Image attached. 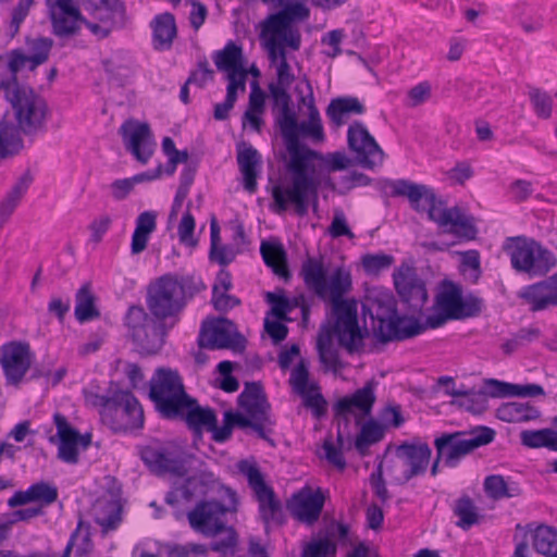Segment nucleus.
<instances>
[{
    "instance_id": "052dcab7",
    "label": "nucleus",
    "mask_w": 557,
    "mask_h": 557,
    "mask_svg": "<svg viewBox=\"0 0 557 557\" xmlns=\"http://www.w3.org/2000/svg\"><path fill=\"white\" fill-rule=\"evenodd\" d=\"M336 544L329 539H320L309 543L302 552V557H334Z\"/></svg>"
},
{
    "instance_id": "f8f14e48",
    "label": "nucleus",
    "mask_w": 557,
    "mask_h": 557,
    "mask_svg": "<svg viewBox=\"0 0 557 557\" xmlns=\"http://www.w3.org/2000/svg\"><path fill=\"white\" fill-rule=\"evenodd\" d=\"M507 251L512 269L530 278L545 276L556 265L555 255L534 239L516 237Z\"/></svg>"
},
{
    "instance_id": "7c9ffc66",
    "label": "nucleus",
    "mask_w": 557,
    "mask_h": 557,
    "mask_svg": "<svg viewBox=\"0 0 557 557\" xmlns=\"http://www.w3.org/2000/svg\"><path fill=\"white\" fill-rule=\"evenodd\" d=\"M199 485H203L202 478L191 475L180 484H173L166 493L164 502L172 508V513L176 520L183 519L186 515L184 506L193 500Z\"/></svg>"
},
{
    "instance_id": "473e14b6",
    "label": "nucleus",
    "mask_w": 557,
    "mask_h": 557,
    "mask_svg": "<svg viewBox=\"0 0 557 557\" xmlns=\"http://www.w3.org/2000/svg\"><path fill=\"white\" fill-rule=\"evenodd\" d=\"M181 419L186 422L188 428L196 434L201 435L202 430L215 428L216 414L211 408H202L198 405V401L188 396L186 407L181 409V412L174 418Z\"/></svg>"
},
{
    "instance_id": "393cba45",
    "label": "nucleus",
    "mask_w": 557,
    "mask_h": 557,
    "mask_svg": "<svg viewBox=\"0 0 557 557\" xmlns=\"http://www.w3.org/2000/svg\"><path fill=\"white\" fill-rule=\"evenodd\" d=\"M443 286L447 294L445 304L448 308L454 310V318L463 320L478 317L482 312L484 306L482 298L473 294L463 297L461 286L450 281H445Z\"/></svg>"
},
{
    "instance_id": "a18cd8bd",
    "label": "nucleus",
    "mask_w": 557,
    "mask_h": 557,
    "mask_svg": "<svg viewBox=\"0 0 557 557\" xmlns=\"http://www.w3.org/2000/svg\"><path fill=\"white\" fill-rule=\"evenodd\" d=\"M260 252L264 263L272 268L275 274L285 280L290 277L286 262V253L282 245L263 242L260 247Z\"/></svg>"
},
{
    "instance_id": "6e6d98bb",
    "label": "nucleus",
    "mask_w": 557,
    "mask_h": 557,
    "mask_svg": "<svg viewBox=\"0 0 557 557\" xmlns=\"http://www.w3.org/2000/svg\"><path fill=\"white\" fill-rule=\"evenodd\" d=\"M34 0H18L11 11V18L7 24L5 35L13 39L20 32L21 25L29 14Z\"/></svg>"
},
{
    "instance_id": "8fccbe9b",
    "label": "nucleus",
    "mask_w": 557,
    "mask_h": 557,
    "mask_svg": "<svg viewBox=\"0 0 557 557\" xmlns=\"http://www.w3.org/2000/svg\"><path fill=\"white\" fill-rule=\"evenodd\" d=\"M385 430V425L374 420L366 422L362 425L361 431L355 441L356 449L361 455H364L369 446L380 442L384 437Z\"/></svg>"
},
{
    "instance_id": "ea45409f",
    "label": "nucleus",
    "mask_w": 557,
    "mask_h": 557,
    "mask_svg": "<svg viewBox=\"0 0 557 557\" xmlns=\"http://www.w3.org/2000/svg\"><path fill=\"white\" fill-rule=\"evenodd\" d=\"M33 175L29 171H26L17 182L12 186L7 196L2 199L0 203V226H2L5 221L13 213L17 205L20 203L23 196L26 194L30 184L33 183Z\"/></svg>"
},
{
    "instance_id": "f704fd0d",
    "label": "nucleus",
    "mask_w": 557,
    "mask_h": 557,
    "mask_svg": "<svg viewBox=\"0 0 557 557\" xmlns=\"http://www.w3.org/2000/svg\"><path fill=\"white\" fill-rule=\"evenodd\" d=\"M215 66L220 71L227 72V75L240 74V85L245 88L246 71L243 69V49L233 41H228L222 50L213 57Z\"/></svg>"
},
{
    "instance_id": "09e8293b",
    "label": "nucleus",
    "mask_w": 557,
    "mask_h": 557,
    "mask_svg": "<svg viewBox=\"0 0 557 557\" xmlns=\"http://www.w3.org/2000/svg\"><path fill=\"white\" fill-rule=\"evenodd\" d=\"M453 511L459 518L456 525L462 530H469L480 521L478 508L468 495H463L455 502Z\"/></svg>"
},
{
    "instance_id": "bb28decb",
    "label": "nucleus",
    "mask_w": 557,
    "mask_h": 557,
    "mask_svg": "<svg viewBox=\"0 0 557 557\" xmlns=\"http://www.w3.org/2000/svg\"><path fill=\"white\" fill-rule=\"evenodd\" d=\"M375 386L376 383L371 380L367 382L362 388L357 389L351 396L339 398L333 408L335 416L344 419L345 423H348L349 419L347 416L352 412L354 408L358 409L364 416L370 414L376 399L374 393Z\"/></svg>"
},
{
    "instance_id": "412c9836",
    "label": "nucleus",
    "mask_w": 557,
    "mask_h": 557,
    "mask_svg": "<svg viewBox=\"0 0 557 557\" xmlns=\"http://www.w3.org/2000/svg\"><path fill=\"white\" fill-rule=\"evenodd\" d=\"M347 143L362 166L372 169L383 162L384 152L363 123L355 121L348 127Z\"/></svg>"
},
{
    "instance_id": "9b49d317",
    "label": "nucleus",
    "mask_w": 557,
    "mask_h": 557,
    "mask_svg": "<svg viewBox=\"0 0 557 557\" xmlns=\"http://www.w3.org/2000/svg\"><path fill=\"white\" fill-rule=\"evenodd\" d=\"M496 432L488 426H476L469 432L443 433L434 441L438 458L448 468H456L460 461L476 448L492 443Z\"/></svg>"
},
{
    "instance_id": "6ab92c4d",
    "label": "nucleus",
    "mask_w": 557,
    "mask_h": 557,
    "mask_svg": "<svg viewBox=\"0 0 557 557\" xmlns=\"http://www.w3.org/2000/svg\"><path fill=\"white\" fill-rule=\"evenodd\" d=\"M33 355L28 343L10 342L1 348L0 366L8 385L17 386L32 366Z\"/></svg>"
},
{
    "instance_id": "79ce46f5",
    "label": "nucleus",
    "mask_w": 557,
    "mask_h": 557,
    "mask_svg": "<svg viewBox=\"0 0 557 557\" xmlns=\"http://www.w3.org/2000/svg\"><path fill=\"white\" fill-rule=\"evenodd\" d=\"M484 491L493 499L512 498L521 495L520 485L503 475L492 474L484 480Z\"/></svg>"
},
{
    "instance_id": "774afa93",
    "label": "nucleus",
    "mask_w": 557,
    "mask_h": 557,
    "mask_svg": "<svg viewBox=\"0 0 557 557\" xmlns=\"http://www.w3.org/2000/svg\"><path fill=\"white\" fill-rule=\"evenodd\" d=\"M513 387V383L498 381L496 379H487L485 380V397L490 396L492 398H503V397H511V391Z\"/></svg>"
},
{
    "instance_id": "5701e85b",
    "label": "nucleus",
    "mask_w": 557,
    "mask_h": 557,
    "mask_svg": "<svg viewBox=\"0 0 557 557\" xmlns=\"http://www.w3.org/2000/svg\"><path fill=\"white\" fill-rule=\"evenodd\" d=\"M126 149L141 163L153 153L154 143L147 123L126 122L120 128Z\"/></svg>"
},
{
    "instance_id": "69168bd1",
    "label": "nucleus",
    "mask_w": 557,
    "mask_h": 557,
    "mask_svg": "<svg viewBox=\"0 0 557 557\" xmlns=\"http://www.w3.org/2000/svg\"><path fill=\"white\" fill-rule=\"evenodd\" d=\"M309 382V371L304 361H300L292 371L289 377V384L292 385L294 392L296 394H301L308 389L310 386Z\"/></svg>"
},
{
    "instance_id": "c03bdc74",
    "label": "nucleus",
    "mask_w": 557,
    "mask_h": 557,
    "mask_svg": "<svg viewBox=\"0 0 557 557\" xmlns=\"http://www.w3.org/2000/svg\"><path fill=\"white\" fill-rule=\"evenodd\" d=\"M256 499L259 504L260 517L265 524L284 522L283 507L273 488L257 495Z\"/></svg>"
},
{
    "instance_id": "6e6552de",
    "label": "nucleus",
    "mask_w": 557,
    "mask_h": 557,
    "mask_svg": "<svg viewBox=\"0 0 557 557\" xmlns=\"http://www.w3.org/2000/svg\"><path fill=\"white\" fill-rule=\"evenodd\" d=\"M362 309L364 314L370 315L373 334L380 343L406 341L419 335L422 330L416 323H408L409 317L398 314L396 300L389 293L367 296Z\"/></svg>"
},
{
    "instance_id": "f3484780",
    "label": "nucleus",
    "mask_w": 557,
    "mask_h": 557,
    "mask_svg": "<svg viewBox=\"0 0 557 557\" xmlns=\"http://www.w3.org/2000/svg\"><path fill=\"white\" fill-rule=\"evenodd\" d=\"M393 277L396 292L407 312L413 318L421 315L429 299L425 282L409 267L400 268Z\"/></svg>"
},
{
    "instance_id": "338daca9",
    "label": "nucleus",
    "mask_w": 557,
    "mask_h": 557,
    "mask_svg": "<svg viewBox=\"0 0 557 557\" xmlns=\"http://www.w3.org/2000/svg\"><path fill=\"white\" fill-rule=\"evenodd\" d=\"M371 183V178L366 174L352 171L346 175L341 176L338 181V193L345 195L349 190L358 186H367Z\"/></svg>"
},
{
    "instance_id": "4d7b16f0",
    "label": "nucleus",
    "mask_w": 557,
    "mask_h": 557,
    "mask_svg": "<svg viewBox=\"0 0 557 557\" xmlns=\"http://www.w3.org/2000/svg\"><path fill=\"white\" fill-rule=\"evenodd\" d=\"M30 502L40 503L39 507L49 506L58 499V488L45 481L32 484L28 488Z\"/></svg>"
},
{
    "instance_id": "4c0bfd02",
    "label": "nucleus",
    "mask_w": 557,
    "mask_h": 557,
    "mask_svg": "<svg viewBox=\"0 0 557 557\" xmlns=\"http://www.w3.org/2000/svg\"><path fill=\"white\" fill-rule=\"evenodd\" d=\"M103 67L119 85L127 83L135 75L137 69L135 61L122 51L103 61Z\"/></svg>"
},
{
    "instance_id": "0eeeda50",
    "label": "nucleus",
    "mask_w": 557,
    "mask_h": 557,
    "mask_svg": "<svg viewBox=\"0 0 557 557\" xmlns=\"http://www.w3.org/2000/svg\"><path fill=\"white\" fill-rule=\"evenodd\" d=\"M300 276L306 287L324 301H330L331 313L348 314L358 310L354 298H344L352 288L351 275L348 271L337 268L327 277L322 259L308 257L301 264Z\"/></svg>"
},
{
    "instance_id": "c9c22d12",
    "label": "nucleus",
    "mask_w": 557,
    "mask_h": 557,
    "mask_svg": "<svg viewBox=\"0 0 557 557\" xmlns=\"http://www.w3.org/2000/svg\"><path fill=\"white\" fill-rule=\"evenodd\" d=\"M540 416V410L529 403H505L496 410V418L508 423L528 422L539 419Z\"/></svg>"
},
{
    "instance_id": "423d86ee",
    "label": "nucleus",
    "mask_w": 557,
    "mask_h": 557,
    "mask_svg": "<svg viewBox=\"0 0 557 557\" xmlns=\"http://www.w3.org/2000/svg\"><path fill=\"white\" fill-rule=\"evenodd\" d=\"M334 337L349 354L362 348L364 333L359 326L358 310L349 311L347 315L330 314L327 323L321 325L318 334L317 350L324 371L338 374L345 368V363L333 344Z\"/></svg>"
},
{
    "instance_id": "49530a36",
    "label": "nucleus",
    "mask_w": 557,
    "mask_h": 557,
    "mask_svg": "<svg viewBox=\"0 0 557 557\" xmlns=\"http://www.w3.org/2000/svg\"><path fill=\"white\" fill-rule=\"evenodd\" d=\"M446 297H447V294H446L445 288L443 287L442 292L436 297V306L438 307L440 312L436 314L429 315L425 320V323H420L418 321V319H416L413 317H409V319L407 321L408 323H416L422 327V330L419 332V335L428 329H437V327H441L442 325H444L447 321L457 320L453 315L454 310L448 308L445 304Z\"/></svg>"
},
{
    "instance_id": "bf43d9fd",
    "label": "nucleus",
    "mask_w": 557,
    "mask_h": 557,
    "mask_svg": "<svg viewBox=\"0 0 557 557\" xmlns=\"http://www.w3.org/2000/svg\"><path fill=\"white\" fill-rule=\"evenodd\" d=\"M220 534H223V537L212 541L210 544V549L223 555H234L238 544V534L235 528L232 525H226Z\"/></svg>"
},
{
    "instance_id": "f03ea898",
    "label": "nucleus",
    "mask_w": 557,
    "mask_h": 557,
    "mask_svg": "<svg viewBox=\"0 0 557 557\" xmlns=\"http://www.w3.org/2000/svg\"><path fill=\"white\" fill-rule=\"evenodd\" d=\"M307 86L309 95L301 96L300 101L307 106L309 119L302 122H298L296 119L295 140L294 144L288 145V161L285 166L290 174V184L288 186L275 185L272 188L273 205L271 210L276 214L285 212L288 206L293 205L295 212L304 216L308 213L311 201L314 208L318 206L321 183L314 176L315 166L312 162L321 160L322 154L301 144L300 136L322 140L324 132L309 81H307Z\"/></svg>"
},
{
    "instance_id": "58836bf2",
    "label": "nucleus",
    "mask_w": 557,
    "mask_h": 557,
    "mask_svg": "<svg viewBox=\"0 0 557 557\" xmlns=\"http://www.w3.org/2000/svg\"><path fill=\"white\" fill-rule=\"evenodd\" d=\"M156 227L157 214L153 211H144L137 216L131 244L133 255H138L147 248L149 237Z\"/></svg>"
},
{
    "instance_id": "603ef678",
    "label": "nucleus",
    "mask_w": 557,
    "mask_h": 557,
    "mask_svg": "<svg viewBox=\"0 0 557 557\" xmlns=\"http://www.w3.org/2000/svg\"><path fill=\"white\" fill-rule=\"evenodd\" d=\"M446 395L461 397L458 405L473 413H482L486 409V397L483 391L473 393L463 388L446 391Z\"/></svg>"
},
{
    "instance_id": "aec40b11",
    "label": "nucleus",
    "mask_w": 557,
    "mask_h": 557,
    "mask_svg": "<svg viewBox=\"0 0 557 557\" xmlns=\"http://www.w3.org/2000/svg\"><path fill=\"white\" fill-rule=\"evenodd\" d=\"M46 5L54 36L70 38L81 33L85 16L74 1L46 2Z\"/></svg>"
},
{
    "instance_id": "7ed1b4c3",
    "label": "nucleus",
    "mask_w": 557,
    "mask_h": 557,
    "mask_svg": "<svg viewBox=\"0 0 557 557\" xmlns=\"http://www.w3.org/2000/svg\"><path fill=\"white\" fill-rule=\"evenodd\" d=\"M0 89L11 104L16 124L0 125V157L17 154L24 147L21 134L36 136L45 129L48 107L46 100L32 87L18 83L11 75L0 73Z\"/></svg>"
},
{
    "instance_id": "72a5a7b5",
    "label": "nucleus",
    "mask_w": 557,
    "mask_h": 557,
    "mask_svg": "<svg viewBox=\"0 0 557 557\" xmlns=\"http://www.w3.org/2000/svg\"><path fill=\"white\" fill-rule=\"evenodd\" d=\"M364 112L363 103L352 96L332 99L325 110L326 116L336 127L344 125L351 115H361Z\"/></svg>"
},
{
    "instance_id": "9d476101",
    "label": "nucleus",
    "mask_w": 557,
    "mask_h": 557,
    "mask_svg": "<svg viewBox=\"0 0 557 557\" xmlns=\"http://www.w3.org/2000/svg\"><path fill=\"white\" fill-rule=\"evenodd\" d=\"M149 397L158 412L165 419H174L186 407L188 394L176 370L158 368L149 382Z\"/></svg>"
},
{
    "instance_id": "5fc2aeb1",
    "label": "nucleus",
    "mask_w": 557,
    "mask_h": 557,
    "mask_svg": "<svg viewBox=\"0 0 557 557\" xmlns=\"http://www.w3.org/2000/svg\"><path fill=\"white\" fill-rule=\"evenodd\" d=\"M529 99L537 117L547 120L553 113V98L545 90L537 87H529Z\"/></svg>"
},
{
    "instance_id": "864d4df0",
    "label": "nucleus",
    "mask_w": 557,
    "mask_h": 557,
    "mask_svg": "<svg viewBox=\"0 0 557 557\" xmlns=\"http://www.w3.org/2000/svg\"><path fill=\"white\" fill-rule=\"evenodd\" d=\"M237 468L238 471L246 476L248 485L252 490L255 496L272 488L265 483L263 474L255 462L240 460L237 465Z\"/></svg>"
},
{
    "instance_id": "a211bd4d",
    "label": "nucleus",
    "mask_w": 557,
    "mask_h": 557,
    "mask_svg": "<svg viewBox=\"0 0 557 557\" xmlns=\"http://www.w3.org/2000/svg\"><path fill=\"white\" fill-rule=\"evenodd\" d=\"M228 511V507L215 499L200 500L187 512V519L194 531L206 537H215L225 529Z\"/></svg>"
},
{
    "instance_id": "39448f33",
    "label": "nucleus",
    "mask_w": 557,
    "mask_h": 557,
    "mask_svg": "<svg viewBox=\"0 0 557 557\" xmlns=\"http://www.w3.org/2000/svg\"><path fill=\"white\" fill-rule=\"evenodd\" d=\"M84 401L87 407L97 409L101 422L114 433H126L141 429L144 425V409L135 395L110 382L106 393L96 383L84 387Z\"/></svg>"
},
{
    "instance_id": "680f3d73",
    "label": "nucleus",
    "mask_w": 557,
    "mask_h": 557,
    "mask_svg": "<svg viewBox=\"0 0 557 557\" xmlns=\"http://www.w3.org/2000/svg\"><path fill=\"white\" fill-rule=\"evenodd\" d=\"M394 262V257L385 253L366 255L362 258V265L367 273L377 274L388 269Z\"/></svg>"
},
{
    "instance_id": "b1692460",
    "label": "nucleus",
    "mask_w": 557,
    "mask_h": 557,
    "mask_svg": "<svg viewBox=\"0 0 557 557\" xmlns=\"http://www.w3.org/2000/svg\"><path fill=\"white\" fill-rule=\"evenodd\" d=\"M518 297L533 312L557 307V272L543 281L522 287Z\"/></svg>"
},
{
    "instance_id": "4be33fe9",
    "label": "nucleus",
    "mask_w": 557,
    "mask_h": 557,
    "mask_svg": "<svg viewBox=\"0 0 557 557\" xmlns=\"http://www.w3.org/2000/svg\"><path fill=\"white\" fill-rule=\"evenodd\" d=\"M268 89L273 102V109L278 110L275 115V124L280 128L286 150L288 151V145L294 144L295 140L296 112L292 108L293 99L286 87L268 85Z\"/></svg>"
},
{
    "instance_id": "2f4dec72",
    "label": "nucleus",
    "mask_w": 557,
    "mask_h": 557,
    "mask_svg": "<svg viewBox=\"0 0 557 557\" xmlns=\"http://www.w3.org/2000/svg\"><path fill=\"white\" fill-rule=\"evenodd\" d=\"M237 163L243 174L244 188L253 194L257 191V177L262 165L261 154L251 145L242 144L237 147Z\"/></svg>"
},
{
    "instance_id": "f257e3e1",
    "label": "nucleus",
    "mask_w": 557,
    "mask_h": 557,
    "mask_svg": "<svg viewBox=\"0 0 557 557\" xmlns=\"http://www.w3.org/2000/svg\"><path fill=\"white\" fill-rule=\"evenodd\" d=\"M205 287L201 280L190 275L165 274L151 284L146 301L152 317L141 306H131L125 314L127 334L136 350L143 356L159 352L166 335L163 321L178 315Z\"/></svg>"
},
{
    "instance_id": "4468645a",
    "label": "nucleus",
    "mask_w": 557,
    "mask_h": 557,
    "mask_svg": "<svg viewBox=\"0 0 557 557\" xmlns=\"http://www.w3.org/2000/svg\"><path fill=\"white\" fill-rule=\"evenodd\" d=\"M139 455L148 469L157 475L171 474L183 478L188 472L187 454L174 443H156L144 446Z\"/></svg>"
},
{
    "instance_id": "cd10ccee",
    "label": "nucleus",
    "mask_w": 557,
    "mask_h": 557,
    "mask_svg": "<svg viewBox=\"0 0 557 557\" xmlns=\"http://www.w3.org/2000/svg\"><path fill=\"white\" fill-rule=\"evenodd\" d=\"M53 421L59 437L58 458L65 463L76 465L79 460V432L72 428L66 417L60 412L53 414Z\"/></svg>"
},
{
    "instance_id": "a878e982",
    "label": "nucleus",
    "mask_w": 557,
    "mask_h": 557,
    "mask_svg": "<svg viewBox=\"0 0 557 557\" xmlns=\"http://www.w3.org/2000/svg\"><path fill=\"white\" fill-rule=\"evenodd\" d=\"M238 406L251 418L259 417L268 424H275L272 418L271 405L259 382H247L238 396Z\"/></svg>"
},
{
    "instance_id": "2eb2a0df",
    "label": "nucleus",
    "mask_w": 557,
    "mask_h": 557,
    "mask_svg": "<svg viewBox=\"0 0 557 557\" xmlns=\"http://www.w3.org/2000/svg\"><path fill=\"white\" fill-rule=\"evenodd\" d=\"M29 54L22 49H13L3 55H0V73L17 76L18 72L27 67L35 71L39 65L48 61L53 40L49 37H38L26 40Z\"/></svg>"
},
{
    "instance_id": "20e7f679",
    "label": "nucleus",
    "mask_w": 557,
    "mask_h": 557,
    "mask_svg": "<svg viewBox=\"0 0 557 557\" xmlns=\"http://www.w3.org/2000/svg\"><path fill=\"white\" fill-rule=\"evenodd\" d=\"M384 188L389 189L392 197H407L412 209L417 212H428L431 221L444 228V232L467 240L474 239L478 233L472 218L463 214L457 206L442 208L435 193L426 185L417 184L408 180L385 181Z\"/></svg>"
},
{
    "instance_id": "13d9d810",
    "label": "nucleus",
    "mask_w": 557,
    "mask_h": 557,
    "mask_svg": "<svg viewBox=\"0 0 557 557\" xmlns=\"http://www.w3.org/2000/svg\"><path fill=\"white\" fill-rule=\"evenodd\" d=\"M306 408L311 409L315 419H321L326 414L327 403L323 395L319 392L317 385H311L310 389L299 394Z\"/></svg>"
},
{
    "instance_id": "ddd939ff",
    "label": "nucleus",
    "mask_w": 557,
    "mask_h": 557,
    "mask_svg": "<svg viewBox=\"0 0 557 557\" xmlns=\"http://www.w3.org/2000/svg\"><path fill=\"white\" fill-rule=\"evenodd\" d=\"M282 9L270 14L262 23V35L281 36L293 50H298L301 44L299 30L293 26L294 22H302L310 15V10L300 1H289L280 4Z\"/></svg>"
},
{
    "instance_id": "c756f323",
    "label": "nucleus",
    "mask_w": 557,
    "mask_h": 557,
    "mask_svg": "<svg viewBox=\"0 0 557 557\" xmlns=\"http://www.w3.org/2000/svg\"><path fill=\"white\" fill-rule=\"evenodd\" d=\"M92 510L95 522L101 528L103 534L115 531L123 521V504L115 495L98 498Z\"/></svg>"
},
{
    "instance_id": "c85d7f7f",
    "label": "nucleus",
    "mask_w": 557,
    "mask_h": 557,
    "mask_svg": "<svg viewBox=\"0 0 557 557\" xmlns=\"http://www.w3.org/2000/svg\"><path fill=\"white\" fill-rule=\"evenodd\" d=\"M324 506V495L320 490L315 492H300L294 495L287 504L290 515L308 524L318 521Z\"/></svg>"
},
{
    "instance_id": "0e129e2a",
    "label": "nucleus",
    "mask_w": 557,
    "mask_h": 557,
    "mask_svg": "<svg viewBox=\"0 0 557 557\" xmlns=\"http://www.w3.org/2000/svg\"><path fill=\"white\" fill-rule=\"evenodd\" d=\"M190 207V202L188 203V208ZM196 222L195 218L190 213L189 209L183 214L182 220L178 224V237L181 243L195 247L197 245V240L194 238Z\"/></svg>"
},
{
    "instance_id": "3c124183",
    "label": "nucleus",
    "mask_w": 557,
    "mask_h": 557,
    "mask_svg": "<svg viewBox=\"0 0 557 557\" xmlns=\"http://www.w3.org/2000/svg\"><path fill=\"white\" fill-rule=\"evenodd\" d=\"M231 416L233 418L230 419L234 426H238L239 429L250 428L260 438L271 443V445H274L273 441L269 437L273 432L274 424H268L259 417L251 418L248 414L244 416L240 412H233L232 410Z\"/></svg>"
},
{
    "instance_id": "1a4fd4ad",
    "label": "nucleus",
    "mask_w": 557,
    "mask_h": 557,
    "mask_svg": "<svg viewBox=\"0 0 557 557\" xmlns=\"http://www.w3.org/2000/svg\"><path fill=\"white\" fill-rule=\"evenodd\" d=\"M431 456L432 449L426 443L404 442L396 446L393 457L385 458L382 462L392 483L405 485L426 472Z\"/></svg>"
},
{
    "instance_id": "e433bc0d",
    "label": "nucleus",
    "mask_w": 557,
    "mask_h": 557,
    "mask_svg": "<svg viewBox=\"0 0 557 557\" xmlns=\"http://www.w3.org/2000/svg\"><path fill=\"white\" fill-rule=\"evenodd\" d=\"M74 315L79 323H86L100 318V311L96 306V296L91 284L85 283L75 294Z\"/></svg>"
},
{
    "instance_id": "dca6fc26",
    "label": "nucleus",
    "mask_w": 557,
    "mask_h": 557,
    "mask_svg": "<svg viewBox=\"0 0 557 557\" xmlns=\"http://www.w3.org/2000/svg\"><path fill=\"white\" fill-rule=\"evenodd\" d=\"M246 343V338L237 331L236 324L226 318H219L203 324L198 338L200 347L232 349L235 352H243Z\"/></svg>"
},
{
    "instance_id": "a19ab883",
    "label": "nucleus",
    "mask_w": 557,
    "mask_h": 557,
    "mask_svg": "<svg viewBox=\"0 0 557 557\" xmlns=\"http://www.w3.org/2000/svg\"><path fill=\"white\" fill-rule=\"evenodd\" d=\"M151 26L153 29L154 48H170L176 37L174 15L168 12L159 14L152 21Z\"/></svg>"
},
{
    "instance_id": "e2e57ef3",
    "label": "nucleus",
    "mask_w": 557,
    "mask_h": 557,
    "mask_svg": "<svg viewBox=\"0 0 557 557\" xmlns=\"http://www.w3.org/2000/svg\"><path fill=\"white\" fill-rule=\"evenodd\" d=\"M265 299L271 305V313L277 320H287V314L289 313V298L284 295L283 290L278 294L268 292Z\"/></svg>"
},
{
    "instance_id": "de8ad7c7",
    "label": "nucleus",
    "mask_w": 557,
    "mask_h": 557,
    "mask_svg": "<svg viewBox=\"0 0 557 557\" xmlns=\"http://www.w3.org/2000/svg\"><path fill=\"white\" fill-rule=\"evenodd\" d=\"M522 445L529 448L545 447L557 451V431L553 429L525 430L520 434Z\"/></svg>"
},
{
    "instance_id": "37998d69",
    "label": "nucleus",
    "mask_w": 557,
    "mask_h": 557,
    "mask_svg": "<svg viewBox=\"0 0 557 557\" xmlns=\"http://www.w3.org/2000/svg\"><path fill=\"white\" fill-rule=\"evenodd\" d=\"M534 550L545 557H557V531L548 525H540L530 531Z\"/></svg>"
}]
</instances>
